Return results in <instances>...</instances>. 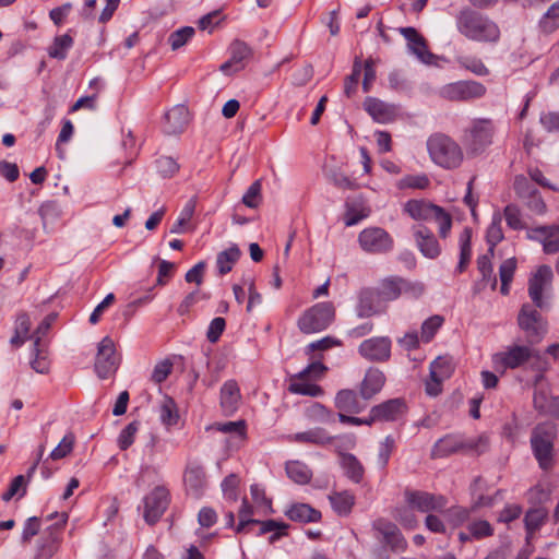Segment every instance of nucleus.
Segmentation results:
<instances>
[{"label":"nucleus","instance_id":"1","mask_svg":"<svg viewBox=\"0 0 559 559\" xmlns=\"http://www.w3.org/2000/svg\"><path fill=\"white\" fill-rule=\"evenodd\" d=\"M455 21L459 33L472 41L497 44L500 39L499 25L486 14L466 8L456 14Z\"/></svg>","mask_w":559,"mask_h":559},{"label":"nucleus","instance_id":"2","mask_svg":"<svg viewBox=\"0 0 559 559\" xmlns=\"http://www.w3.org/2000/svg\"><path fill=\"white\" fill-rule=\"evenodd\" d=\"M430 159L444 169L459 168L464 159L462 147L444 133H433L427 139Z\"/></svg>","mask_w":559,"mask_h":559},{"label":"nucleus","instance_id":"3","mask_svg":"<svg viewBox=\"0 0 559 559\" xmlns=\"http://www.w3.org/2000/svg\"><path fill=\"white\" fill-rule=\"evenodd\" d=\"M404 212L415 221H435L439 227V236L447 238L452 227V217L439 205L426 200H409L404 204Z\"/></svg>","mask_w":559,"mask_h":559},{"label":"nucleus","instance_id":"4","mask_svg":"<svg viewBox=\"0 0 559 559\" xmlns=\"http://www.w3.org/2000/svg\"><path fill=\"white\" fill-rule=\"evenodd\" d=\"M557 436L555 425L543 423L534 427L531 433L533 454L543 471L554 467V442Z\"/></svg>","mask_w":559,"mask_h":559},{"label":"nucleus","instance_id":"5","mask_svg":"<svg viewBox=\"0 0 559 559\" xmlns=\"http://www.w3.org/2000/svg\"><path fill=\"white\" fill-rule=\"evenodd\" d=\"M493 123L489 119H475L464 131L462 139L467 155L474 157L486 151L492 143Z\"/></svg>","mask_w":559,"mask_h":559},{"label":"nucleus","instance_id":"6","mask_svg":"<svg viewBox=\"0 0 559 559\" xmlns=\"http://www.w3.org/2000/svg\"><path fill=\"white\" fill-rule=\"evenodd\" d=\"M335 318L332 302H319L309 308L298 320V326L306 334L325 330Z\"/></svg>","mask_w":559,"mask_h":559},{"label":"nucleus","instance_id":"7","mask_svg":"<svg viewBox=\"0 0 559 559\" xmlns=\"http://www.w3.org/2000/svg\"><path fill=\"white\" fill-rule=\"evenodd\" d=\"M487 443L488 440L484 436L464 441L460 436L448 435L433 444L431 457H444L463 450L483 452L487 448Z\"/></svg>","mask_w":559,"mask_h":559},{"label":"nucleus","instance_id":"8","mask_svg":"<svg viewBox=\"0 0 559 559\" xmlns=\"http://www.w3.org/2000/svg\"><path fill=\"white\" fill-rule=\"evenodd\" d=\"M486 87L476 81H459L445 84L438 90V95L450 102H469L483 97Z\"/></svg>","mask_w":559,"mask_h":559},{"label":"nucleus","instance_id":"9","mask_svg":"<svg viewBox=\"0 0 559 559\" xmlns=\"http://www.w3.org/2000/svg\"><path fill=\"white\" fill-rule=\"evenodd\" d=\"M518 323L530 344L539 343L547 332L546 323L540 313L528 304L522 306Z\"/></svg>","mask_w":559,"mask_h":559},{"label":"nucleus","instance_id":"10","mask_svg":"<svg viewBox=\"0 0 559 559\" xmlns=\"http://www.w3.org/2000/svg\"><path fill=\"white\" fill-rule=\"evenodd\" d=\"M372 531L376 539L392 551H403L406 548V540L400 528L393 522L385 519H377L372 522Z\"/></svg>","mask_w":559,"mask_h":559},{"label":"nucleus","instance_id":"11","mask_svg":"<svg viewBox=\"0 0 559 559\" xmlns=\"http://www.w3.org/2000/svg\"><path fill=\"white\" fill-rule=\"evenodd\" d=\"M361 249L368 253L381 254L392 250L393 238L381 227H368L358 235Z\"/></svg>","mask_w":559,"mask_h":559},{"label":"nucleus","instance_id":"12","mask_svg":"<svg viewBox=\"0 0 559 559\" xmlns=\"http://www.w3.org/2000/svg\"><path fill=\"white\" fill-rule=\"evenodd\" d=\"M67 513L59 515V521L49 526L37 542L34 559H51L59 548L60 530L67 523Z\"/></svg>","mask_w":559,"mask_h":559},{"label":"nucleus","instance_id":"13","mask_svg":"<svg viewBox=\"0 0 559 559\" xmlns=\"http://www.w3.org/2000/svg\"><path fill=\"white\" fill-rule=\"evenodd\" d=\"M117 368L114 341L106 336L98 344L95 371L99 378L107 379L116 372Z\"/></svg>","mask_w":559,"mask_h":559},{"label":"nucleus","instance_id":"14","mask_svg":"<svg viewBox=\"0 0 559 559\" xmlns=\"http://www.w3.org/2000/svg\"><path fill=\"white\" fill-rule=\"evenodd\" d=\"M405 411L406 404L403 399H391L371 407L365 423L371 425L377 421H393L401 417Z\"/></svg>","mask_w":559,"mask_h":559},{"label":"nucleus","instance_id":"15","mask_svg":"<svg viewBox=\"0 0 559 559\" xmlns=\"http://www.w3.org/2000/svg\"><path fill=\"white\" fill-rule=\"evenodd\" d=\"M535 355L536 352L530 346L514 345L504 352L496 354L493 356V361L496 366L501 367L502 369H515L528 361Z\"/></svg>","mask_w":559,"mask_h":559},{"label":"nucleus","instance_id":"16","mask_svg":"<svg viewBox=\"0 0 559 559\" xmlns=\"http://www.w3.org/2000/svg\"><path fill=\"white\" fill-rule=\"evenodd\" d=\"M452 360L448 357H438L430 365V380L426 382V392L437 396L441 392V383L453 372Z\"/></svg>","mask_w":559,"mask_h":559},{"label":"nucleus","instance_id":"17","mask_svg":"<svg viewBox=\"0 0 559 559\" xmlns=\"http://www.w3.org/2000/svg\"><path fill=\"white\" fill-rule=\"evenodd\" d=\"M168 506V491L156 487L144 498V519L148 524H155Z\"/></svg>","mask_w":559,"mask_h":559},{"label":"nucleus","instance_id":"18","mask_svg":"<svg viewBox=\"0 0 559 559\" xmlns=\"http://www.w3.org/2000/svg\"><path fill=\"white\" fill-rule=\"evenodd\" d=\"M359 354L370 361H386L391 356V341L385 336L365 340L358 347Z\"/></svg>","mask_w":559,"mask_h":559},{"label":"nucleus","instance_id":"19","mask_svg":"<svg viewBox=\"0 0 559 559\" xmlns=\"http://www.w3.org/2000/svg\"><path fill=\"white\" fill-rule=\"evenodd\" d=\"M552 281V271L548 265H540L536 273L528 281V295L538 308H543L545 301L543 300V293L546 290Z\"/></svg>","mask_w":559,"mask_h":559},{"label":"nucleus","instance_id":"20","mask_svg":"<svg viewBox=\"0 0 559 559\" xmlns=\"http://www.w3.org/2000/svg\"><path fill=\"white\" fill-rule=\"evenodd\" d=\"M408 504L424 513L442 511L447 504L443 496H437L425 491H414L406 495Z\"/></svg>","mask_w":559,"mask_h":559},{"label":"nucleus","instance_id":"21","mask_svg":"<svg viewBox=\"0 0 559 559\" xmlns=\"http://www.w3.org/2000/svg\"><path fill=\"white\" fill-rule=\"evenodd\" d=\"M183 481L187 492L194 498H200L207 485L203 466L197 462L189 463L185 471Z\"/></svg>","mask_w":559,"mask_h":559},{"label":"nucleus","instance_id":"22","mask_svg":"<svg viewBox=\"0 0 559 559\" xmlns=\"http://www.w3.org/2000/svg\"><path fill=\"white\" fill-rule=\"evenodd\" d=\"M527 238L540 242L547 254L559 252V225L535 227L527 233Z\"/></svg>","mask_w":559,"mask_h":559},{"label":"nucleus","instance_id":"23","mask_svg":"<svg viewBox=\"0 0 559 559\" xmlns=\"http://www.w3.org/2000/svg\"><path fill=\"white\" fill-rule=\"evenodd\" d=\"M414 238L420 253L428 259H436L441 253V246L433 233L424 225L414 226Z\"/></svg>","mask_w":559,"mask_h":559},{"label":"nucleus","instance_id":"24","mask_svg":"<svg viewBox=\"0 0 559 559\" xmlns=\"http://www.w3.org/2000/svg\"><path fill=\"white\" fill-rule=\"evenodd\" d=\"M400 32L408 41V48L421 62H432L433 55L428 50L425 38L414 27H402Z\"/></svg>","mask_w":559,"mask_h":559},{"label":"nucleus","instance_id":"25","mask_svg":"<svg viewBox=\"0 0 559 559\" xmlns=\"http://www.w3.org/2000/svg\"><path fill=\"white\" fill-rule=\"evenodd\" d=\"M230 59L221 66V71L225 74H230L231 72L243 69V61L251 57V49L246 43L235 40L230 45Z\"/></svg>","mask_w":559,"mask_h":559},{"label":"nucleus","instance_id":"26","mask_svg":"<svg viewBox=\"0 0 559 559\" xmlns=\"http://www.w3.org/2000/svg\"><path fill=\"white\" fill-rule=\"evenodd\" d=\"M385 383L384 373L378 368H369L359 386V394L365 400L372 399L378 394Z\"/></svg>","mask_w":559,"mask_h":559},{"label":"nucleus","instance_id":"27","mask_svg":"<svg viewBox=\"0 0 559 559\" xmlns=\"http://www.w3.org/2000/svg\"><path fill=\"white\" fill-rule=\"evenodd\" d=\"M365 110L379 123H386L394 119L395 107L374 97H367L364 102Z\"/></svg>","mask_w":559,"mask_h":559},{"label":"nucleus","instance_id":"28","mask_svg":"<svg viewBox=\"0 0 559 559\" xmlns=\"http://www.w3.org/2000/svg\"><path fill=\"white\" fill-rule=\"evenodd\" d=\"M188 123L189 110L183 105L175 106L165 114V132L168 134L182 132Z\"/></svg>","mask_w":559,"mask_h":559},{"label":"nucleus","instance_id":"29","mask_svg":"<svg viewBox=\"0 0 559 559\" xmlns=\"http://www.w3.org/2000/svg\"><path fill=\"white\" fill-rule=\"evenodd\" d=\"M241 400L240 389L236 381L225 382L221 389V406L223 411L230 415L235 413Z\"/></svg>","mask_w":559,"mask_h":559},{"label":"nucleus","instance_id":"30","mask_svg":"<svg viewBox=\"0 0 559 559\" xmlns=\"http://www.w3.org/2000/svg\"><path fill=\"white\" fill-rule=\"evenodd\" d=\"M286 516L292 521L310 523L318 522L321 519L320 511L313 509L307 503L293 504L286 512Z\"/></svg>","mask_w":559,"mask_h":559},{"label":"nucleus","instance_id":"31","mask_svg":"<svg viewBox=\"0 0 559 559\" xmlns=\"http://www.w3.org/2000/svg\"><path fill=\"white\" fill-rule=\"evenodd\" d=\"M333 510L342 516L348 515L355 504V496L348 490L334 491L329 496Z\"/></svg>","mask_w":559,"mask_h":559},{"label":"nucleus","instance_id":"32","mask_svg":"<svg viewBox=\"0 0 559 559\" xmlns=\"http://www.w3.org/2000/svg\"><path fill=\"white\" fill-rule=\"evenodd\" d=\"M535 408L547 416L559 417V396L547 395L545 392H536L534 395Z\"/></svg>","mask_w":559,"mask_h":559},{"label":"nucleus","instance_id":"33","mask_svg":"<svg viewBox=\"0 0 559 559\" xmlns=\"http://www.w3.org/2000/svg\"><path fill=\"white\" fill-rule=\"evenodd\" d=\"M376 292L372 289H362L359 293V300L356 308L357 316L360 318H369L380 312V309L374 305Z\"/></svg>","mask_w":559,"mask_h":559},{"label":"nucleus","instance_id":"34","mask_svg":"<svg viewBox=\"0 0 559 559\" xmlns=\"http://www.w3.org/2000/svg\"><path fill=\"white\" fill-rule=\"evenodd\" d=\"M341 466L345 475L355 484L361 481L365 469L361 463L353 454L345 453L341 455Z\"/></svg>","mask_w":559,"mask_h":559},{"label":"nucleus","instance_id":"35","mask_svg":"<svg viewBox=\"0 0 559 559\" xmlns=\"http://www.w3.org/2000/svg\"><path fill=\"white\" fill-rule=\"evenodd\" d=\"M241 251L237 245H231L228 249L219 252L216 258V265L219 274L224 275L233 270L234 264L239 260Z\"/></svg>","mask_w":559,"mask_h":559},{"label":"nucleus","instance_id":"36","mask_svg":"<svg viewBox=\"0 0 559 559\" xmlns=\"http://www.w3.org/2000/svg\"><path fill=\"white\" fill-rule=\"evenodd\" d=\"M547 518L546 510L542 508L530 509L524 516L526 542L530 543L534 533L539 530Z\"/></svg>","mask_w":559,"mask_h":559},{"label":"nucleus","instance_id":"37","mask_svg":"<svg viewBox=\"0 0 559 559\" xmlns=\"http://www.w3.org/2000/svg\"><path fill=\"white\" fill-rule=\"evenodd\" d=\"M402 278L390 277L384 278L376 293V295L385 301L397 299L402 295L401 290Z\"/></svg>","mask_w":559,"mask_h":559},{"label":"nucleus","instance_id":"38","mask_svg":"<svg viewBox=\"0 0 559 559\" xmlns=\"http://www.w3.org/2000/svg\"><path fill=\"white\" fill-rule=\"evenodd\" d=\"M159 419L166 427L175 426L179 419V412L175 401L165 395L159 404Z\"/></svg>","mask_w":559,"mask_h":559},{"label":"nucleus","instance_id":"39","mask_svg":"<svg viewBox=\"0 0 559 559\" xmlns=\"http://www.w3.org/2000/svg\"><path fill=\"white\" fill-rule=\"evenodd\" d=\"M287 476L299 485L308 484L312 477L311 469L300 461H290L286 463Z\"/></svg>","mask_w":559,"mask_h":559},{"label":"nucleus","instance_id":"40","mask_svg":"<svg viewBox=\"0 0 559 559\" xmlns=\"http://www.w3.org/2000/svg\"><path fill=\"white\" fill-rule=\"evenodd\" d=\"M308 377H301L300 373L292 379L288 390L292 393L307 395V396H319L322 394V389L309 382Z\"/></svg>","mask_w":559,"mask_h":559},{"label":"nucleus","instance_id":"41","mask_svg":"<svg viewBox=\"0 0 559 559\" xmlns=\"http://www.w3.org/2000/svg\"><path fill=\"white\" fill-rule=\"evenodd\" d=\"M502 216L500 213L492 215L491 223L487 229L486 238L489 245L488 252L493 255L495 247L503 239V233L501 228Z\"/></svg>","mask_w":559,"mask_h":559},{"label":"nucleus","instance_id":"42","mask_svg":"<svg viewBox=\"0 0 559 559\" xmlns=\"http://www.w3.org/2000/svg\"><path fill=\"white\" fill-rule=\"evenodd\" d=\"M516 270V259L510 258L504 260L499 266V277L501 282L500 293L508 295L510 292V284L513 280Z\"/></svg>","mask_w":559,"mask_h":559},{"label":"nucleus","instance_id":"43","mask_svg":"<svg viewBox=\"0 0 559 559\" xmlns=\"http://www.w3.org/2000/svg\"><path fill=\"white\" fill-rule=\"evenodd\" d=\"M294 440L323 445L330 443L332 437L323 428H313L305 432L296 433Z\"/></svg>","mask_w":559,"mask_h":559},{"label":"nucleus","instance_id":"44","mask_svg":"<svg viewBox=\"0 0 559 559\" xmlns=\"http://www.w3.org/2000/svg\"><path fill=\"white\" fill-rule=\"evenodd\" d=\"M72 45L73 38L70 35L64 34L57 36L48 48V55L51 58L63 60L67 58L68 50Z\"/></svg>","mask_w":559,"mask_h":559},{"label":"nucleus","instance_id":"45","mask_svg":"<svg viewBox=\"0 0 559 559\" xmlns=\"http://www.w3.org/2000/svg\"><path fill=\"white\" fill-rule=\"evenodd\" d=\"M335 406L343 412L356 413L359 409L357 395L353 390H341L335 396Z\"/></svg>","mask_w":559,"mask_h":559},{"label":"nucleus","instance_id":"46","mask_svg":"<svg viewBox=\"0 0 559 559\" xmlns=\"http://www.w3.org/2000/svg\"><path fill=\"white\" fill-rule=\"evenodd\" d=\"M471 238H472L471 229L464 228V230L462 231V234L460 236V261L457 264V271L460 273H462L466 269V266L471 260V254H472Z\"/></svg>","mask_w":559,"mask_h":559},{"label":"nucleus","instance_id":"47","mask_svg":"<svg viewBox=\"0 0 559 559\" xmlns=\"http://www.w3.org/2000/svg\"><path fill=\"white\" fill-rule=\"evenodd\" d=\"M492 255L488 252L477 259V267L481 274V281L486 282L490 285L491 289L495 290L497 288V277L493 274V267L490 261Z\"/></svg>","mask_w":559,"mask_h":559},{"label":"nucleus","instance_id":"48","mask_svg":"<svg viewBox=\"0 0 559 559\" xmlns=\"http://www.w3.org/2000/svg\"><path fill=\"white\" fill-rule=\"evenodd\" d=\"M213 428L223 433L231 435L238 438L240 441L246 439L247 424L242 419L237 421L217 423L213 425Z\"/></svg>","mask_w":559,"mask_h":559},{"label":"nucleus","instance_id":"49","mask_svg":"<svg viewBox=\"0 0 559 559\" xmlns=\"http://www.w3.org/2000/svg\"><path fill=\"white\" fill-rule=\"evenodd\" d=\"M34 358L31 360V367L37 373L46 374L49 371L50 362L47 357V353L40 344L33 347Z\"/></svg>","mask_w":559,"mask_h":559},{"label":"nucleus","instance_id":"50","mask_svg":"<svg viewBox=\"0 0 559 559\" xmlns=\"http://www.w3.org/2000/svg\"><path fill=\"white\" fill-rule=\"evenodd\" d=\"M253 525H259V535L266 534L269 532H275L271 537L270 542L273 543L278 539L282 535L285 534V530L288 527L287 524L283 522H277L275 520L267 521H258V523H253Z\"/></svg>","mask_w":559,"mask_h":559},{"label":"nucleus","instance_id":"51","mask_svg":"<svg viewBox=\"0 0 559 559\" xmlns=\"http://www.w3.org/2000/svg\"><path fill=\"white\" fill-rule=\"evenodd\" d=\"M443 321H444L443 317L438 316V314H435V316L428 318L427 320H425L424 323L421 324V331H420L421 341H424L426 343L430 342L433 338L437 331L443 324Z\"/></svg>","mask_w":559,"mask_h":559},{"label":"nucleus","instance_id":"52","mask_svg":"<svg viewBox=\"0 0 559 559\" xmlns=\"http://www.w3.org/2000/svg\"><path fill=\"white\" fill-rule=\"evenodd\" d=\"M194 28L191 26H185L180 29L173 32L168 37V43L173 50H178L185 46L194 35Z\"/></svg>","mask_w":559,"mask_h":559},{"label":"nucleus","instance_id":"53","mask_svg":"<svg viewBox=\"0 0 559 559\" xmlns=\"http://www.w3.org/2000/svg\"><path fill=\"white\" fill-rule=\"evenodd\" d=\"M195 211V200L190 199L181 210L177 222L170 229L171 234H179L182 231V228L190 222Z\"/></svg>","mask_w":559,"mask_h":559},{"label":"nucleus","instance_id":"54","mask_svg":"<svg viewBox=\"0 0 559 559\" xmlns=\"http://www.w3.org/2000/svg\"><path fill=\"white\" fill-rule=\"evenodd\" d=\"M139 421L134 420L121 430L117 439L118 447L120 450L124 451L133 444L135 435L139 431Z\"/></svg>","mask_w":559,"mask_h":559},{"label":"nucleus","instance_id":"55","mask_svg":"<svg viewBox=\"0 0 559 559\" xmlns=\"http://www.w3.org/2000/svg\"><path fill=\"white\" fill-rule=\"evenodd\" d=\"M430 183L426 175H409L400 179L396 183L399 189H426Z\"/></svg>","mask_w":559,"mask_h":559},{"label":"nucleus","instance_id":"56","mask_svg":"<svg viewBox=\"0 0 559 559\" xmlns=\"http://www.w3.org/2000/svg\"><path fill=\"white\" fill-rule=\"evenodd\" d=\"M74 436L72 433L66 435L59 444L51 451L49 457L53 461L61 460L69 455L74 445Z\"/></svg>","mask_w":559,"mask_h":559},{"label":"nucleus","instance_id":"57","mask_svg":"<svg viewBox=\"0 0 559 559\" xmlns=\"http://www.w3.org/2000/svg\"><path fill=\"white\" fill-rule=\"evenodd\" d=\"M540 25L546 32H552L559 27V1L555 2L547 10L540 21Z\"/></svg>","mask_w":559,"mask_h":559},{"label":"nucleus","instance_id":"58","mask_svg":"<svg viewBox=\"0 0 559 559\" xmlns=\"http://www.w3.org/2000/svg\"><path fill=\"white\" fill-rule=\"evenodd\" d=\"M261 189V180H255L253 183H251L242 197V203L250 209H257L262 199Z\"/></svg>","mask_w":559,"mask_h":559},{"label":"nucleus","instance_id":"59","mask_svg":"<svg viewBox=\"0 0 559 559\" xmlns=\"http://www.w3.org/2000/svg\"><path fill=\"white\" fill-rule=\"evenodd\" d=\"M253 514L252 507L248 503L246 499L242 501V506L239 510V524L237 526V532H247V528L253 523H258V520L251 519V515Z\"/></svg>","mask_w":559,"mask_h":559},{"label":"nucleus","instance_id":"60","mask_svg":"<svg viewBox=\"0 0 559 559\" xmlns=\"http://www.w3.org/2000/svg\"><path fill=\"white\" fill-rule=\"evenodd\" d=\"M20 491H21V493H20L21 497H23L26 492V479H25V476H23V475H19L13 478L8 490L2 493L1 498L3 501L8 502Z\"/></svg>","mask_w":559,"mask_h":559},{"label":"nucleus","instance_id":"61","mask_svg":"<svg viewBox=\"0 0 559 559\" xmlns=\"http://www.w3.org/2000/svg\"><path fill=\"white\" fill-rule=\"evenodd\" d=\"M156 167L164 178H170L179 170L178 163L169 156L159 157L156 160Z\"/></svg>","mask_w":559,"mask_h":559},{"label":"nucleus","instance_id":"62","mask_svg":"<svg viewBox=\"0 0 559 559\" xmlns=\"http://www.w3.org/2000/svg\"><path fill=\"white\" fill-rule=\"evenodd\" d=\"M173 371V362L169 359L158 361L152 371L151 379L159 384L164 382Z\"/></svg>","mask_w":559,"mask_h":559},{"label":"nucleus","instance_id":"63","mask_svg":"<svg viewBox=\"0 0 559 559\" xmlns=\"http://www.w3.org/2000/svg\"><path fill=\"white\" fill-rule=\"evenodd\" d=\"M513 187L516 194L521 199L527 198L537 190L531 180L523 175L516 176L514 178Z\"/></svg>","mask_w":559,"mask_h":559},{"label":"nucleus","instance_id":"64","mask_svg":"<svg viewBox=\"0 0 559 559\" xmlns=\"http://www.w3.org/2000/svg\"><path fill=\"white\" fill-rule=\"evenodd\" d=\"M503 215H504L506 222L510 228L518 230V229H522L524 227L522 218H521V212L515 205H513V204L507 205L504 207Z\"/></svg>","mask_w":559,"mask_h":559}]
</instances>
